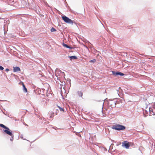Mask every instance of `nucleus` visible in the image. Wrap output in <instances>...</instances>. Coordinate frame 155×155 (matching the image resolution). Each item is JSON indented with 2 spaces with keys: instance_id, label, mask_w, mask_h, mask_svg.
<instances>
[{
  "instance_id": "1",
  "label": "nucleus",
  "mask_w": 155,
  "mask_h": 155,
  "mask_svg": "<svg viewBox=\"0 0 155 155\" xmlns=\"http://www.w3.org/2000/svg\"><path fill=\"white\" fill-rule=\"evenodd\" d=\"M0 127L3 128L2 133L3 134L11 136L7 137V139H10V140L12 142L14 138V135L12 131L8 127L2 124H0Z\"/></svg>"
},
{
  "instance_id": "2",
  "label": "nucleus",
  "mask_w": 155,
  "mask_h": 155,
  "mask_svg": "<svg viewBox=\"0 0 155 155\" xmlns=\"http://www.w3.org/2000/svg\"><path fill=\"white\" fill-rule=\"evenodd\" d=\"M117 98H115L114 99H110L109 100L107 99V98L105 99V100H107L108 101V105L110 106L111 108H112L115 107L116 104H119L120 101L119 100H117V101H115V100L117 99Z\"/></svg>"
},
{
  "instance_id": "3",
  "label": "nucleus",
  "mask_w": 155,
  "mask_h": 155,
  "mask_svg": "<svg viewBox=\"0 0 155 155\" xmlns=\"http://www.w3.org/2000/svg\"><path fill=\"white\" fill-rule=\"evenodd\" d=\"M112 129L117 131H123L126 128V127L122 125L119 124H115L111 127Z\"/></svg>"
},
{
  "instance_id": "4",
  "label": "nucleus",
  "mask_w": 155,
  "mask_h": 155,
  "mask_svg": "<svg viewBox=\"0 0 155 155\" xmlns=\"http://www.w3.org/2000/svg\"><path fill=\"white\" fill-rule=\"evenodd\" d=\"M62 19L64 21L68 23L69 24H71L73 25V23H74L75 24H76V23L74 22H73V21L71 20V19L65 16H62Z\"/></svg>"
},
{
  "instance_id": "5",
  "label": "nucleus",
  "mask_w": 155,
  "mask_h": 155,
  "mask_svg": "<svg viewBox=\"0 0 155 155\" xmlns=\"http://www.w3.org/2000/svg\"><path fill=\"white\" fill-rule=\"evenodd\" d=\"M122 146L126 149H128L130 147L129 142L127 140L124 141L122 143Z\"/></svg>"
},
{
  "instance_id": "6",
  "label": "nucleus",
  "mask_w": 155,
  "mask_h": 155,
  "mask_svg": "<svg viewBox=\"0 0 155 155\" xmlns=\"http://www.w3.org/2000/svg\"><path fill=\"white\" fill-rule=\"evenodd\" d=\"M112 74L114 76L119 75L120 76H123L124 75V74L119 71H112Z\"/></svg>"
},
{
  "instance_id": "7",
  "label": "nucleus",
  "mask_w": 155,
  "mask_h": 155,
  "mask_svg": "<svg viewBox=\"0 0 155 155\" xmlns=\"http://www.w3.org/2000/svg\"><path fill=\"white\" fill-rule=\"evenodd\" d=\"M117 94L120 97V95L124 94V92L121 89V88H118V89H116Z\"/></svg>"
},
{
  "instance_id": "8",
  "label": "nucleus",
  "mask_w": 155,
  "mask_h": 155,
  "mask_svg": "<svg viewBox=\"0 0 155 155\" xmlns=\"http://www.w3.org/2000/svg\"><path fill=\"white\" fill-rule=\"evenodd\" d=\"M149 111L150 114L152 115H155V110L151 108H149Z\"/></svg>"
},
{
  "instance_id": "9",
  "label": "nucleus",
  "mask_w": 155,
  "mask_h": 155,
  "mask_svg": "<svg viewBox=\"0 0 155 155\" xmlns=\"http://www.w3.org/2000/svg\"><path fill=\"white\" fill-rule=\"evenodd\" d=\"M13 72H16L21 71L20 68L18 67H13Z\"/></svg>"
},
{
  "instance_id": "10",
  "label": "nucleus",
  "mask_w": 155,
  "mask_h": 155,
  "mask_svg": "<svg viewBox=\"0 0 155 155\" xmlns=\"http://www.w3.org/2000/svg\"><path fill=\"white\" fill-rule=\"evenodd\" d=\"M62 44L63 46L64 47L67 48H69L70 49H71L73 48L72 47H71V46H70L68 45H67L66 44H65L64 42H63Z\"/></svg>"
},
{
  "instance_id": "11",
  "label": "nucleus",
  "mask_w": 155,
  "mask_h": 155,
  "mask_svg": "<svg viewBox=\"0 0 155 155\" xmlns=\"http://www.w3.org/2000/svg\"><path fill=\"white\" fill-rule=\"evenodd\" d=\"M38 88L39 89L41 92V91H42V92L43 93H44L45 92L46 93L47 92V91L48 90V89H49V88H48V87L46 88L47 89L46 90L45 89L43 88H42L41 89L40 88Z\"/></svg>"
},
{
  "instance_id": "12",
  "label": "nucleus",
  "mask_w": 155,
  "mask_h": 155,
  "mask_svg": "<svg viewBox=\"0 0 155 155\" xmlns=\"http://www.w3.org/2000/svg\"><path fill=\"white\" fill-rule=\"evenodd\" d=\"M77 93L79 97H82L83 95V92L81 91H78L77 92Z\"/></svg>"
},
{
  "instance_id": "13",
  "label": "nucleus",
  "mask_w": 155,
  "mask_h": 155,
  "mask_svg": "<svg viewBox=\"0 0 155 155\" xmlns=\"http://www.w3.org/2000/svg\"><path fill=\"white\" fill-rule=\"evenodd\" d=\"M68 57L71 60H72L76 59H77V57L75 55L68 56Z\"/></svg>"
},
{
  "instance_id": "14",
  "label": "nucleus",
  "mask_w": 155,
  "mask_h": 155,
  "mask_svg": "<svg viewBox=\"0 0 155 155\" xmlns=\"http://www.w3.org/2000/svg\"><path fill=\"white\" fill-rule=\"evenodd\" d=\"M46 99L45 98H43L41 99V101L42 102H43L42 104H43L44 106L46 105Z\"/></svg>"
},
{
  "instance_id": "15",
  "label": "nucleus",
  "mask_w": 155,
  "mask_h": 155,
  "mask_svg": "<svg viewBox=\"0 0 155 155\" xmlns=\"http://www.w3.org/2000/svg\"><path fill=\"white\" fill-rule=\"evenodd\" d=\"M57 106L59 108V109L60 111H62L63 112H64V110L63 108H62L58 105H57Z\"/></svg>"
},
{
  "instance_id": "16",
  "label": "nucleus",
  "mask_w": 155,
  "mask_h": 155,
  "mask_svg": "<svg viewBox=\"0 0 155 155\" xmlns=\"http://www.w3.org/2000/svg\"><path fill=\"white\" fill-rule=\"evenodd\" d=\"M96 62V60L95 59H94L93 60H91L89 61L90 63H94Z\"/></svg>"
},
{
  "instance_id": "17",
  "label": "nucleus",
  "mask_w": 155,
  "mask_h": 155,
  "mask_svg": "<svg viewBox=\"0 0 155 155\" xmlns=\"http://www.w3.org/2000/svg\"><path fill=\"white\" fill-rule=\"evenodd\" d=\"M19 84L20 85H22V87H25V86L23 82H20L19 83Z\"/></svg>"
},
{
  "instance_id": "18",
  "label": "nucleus",
  "mask_w": 155,
  "mask_h": 155,
  "mask_svg": "<svg viewBox=\"0 0 155 155\" xmlns=\"http://www.w3.org/2000/svg\"><path fill=\"white\" fill-rule=\"evenodd\" d=\"M23 90L24 92L26 93L28 92L27 88H23Z\"/></svg>"
},
{
  "instance_id": "19",
  "label": "nucleus",
  "mask_w": 155,
  "mask_h": 155,
  "mask_svg": "<svg viewBox=\"0 0 155 155\" xmlns=\"http://www.w3.org/2000/svg\"><path fill=\"white\" fill-rule=\"evenodd\" d=\"M51 32H53L56 31V30L54 28L52 27L51 29Z\"/></svg>"
},
{
  "instance_id": "20",
  "label": "nucleus",
  "mask_w": 155,
  "mask_h": 155,
  "mask_svg": "<svg viewBox=\"0 0 155 155\" xmlns=\"http://www.w3.org/2000/svg\"><path fill=\"white\" fill-rule=\"evenodd\" d=\"M52 126V127L55 130H56L57 129H58V128L56 127L53 126Z\"/></svg>"
},
{
  "instance_id": "21",
  "label": "nucleus",
  "mask_w": 155,
  "mask_h": 155,
  "mask_svg": "<svg viewBox=\"0 0 155 155\" xmlns=\"http://www.w3.org/2000/svg\"><path fill=\"white\" fill-rule=\"evenodd\" d=\"M61 75L63 77H64L65 75L64 72H61Z\"/></svg>"
},
{
  "instance_id": "22",
  "label": "nucleus",
  "mask_w": 155,
  "mask_h": 155,
  "mask_svg": "<svg viewBox=\"0 0 155 155\" xmlns=\"http://www.w3.org/2000/svg\"><path fill=\"white\" fill-rule=\"evenodd\" d=\"M4 69V68L2 66L0 65V70H2Z\"/></svg>"
},
{
  "instance_id": "23",
  "label": "nucleus",
  "mask_w": 155,
  "mask_h": 155,
  "mask_svg": "<svg viewBox=\"0 0 155 155\" xmlns=\"http://www.w3.org/2000/svg\"><path fill=\"white\" fill-rule=\"evenodd\" d=\"M20 137H21V138H22V139H23V140H27V141H28V140H27L25 139H23V135H21V136H20Z\"/></svg>"
},
{
  "instance_id": "24",
  "label": "nucleus",
  "mask_w": 155,
  "mask_h": 155,
  "mask_svg": "<svg viewBox=\"0 0 155 155\" xmlns=\"http://www.w3.org/2000/svg\"><path fill=\"white\" fill-rule=\"evenodd\" d=\"M58 73H60V74H61V72H62L60 70H58Z\"/></svg>"
},
{
  "instance_id": "25",
  "label": "nucleus",
  "mask_w": 155,
  "mask_h": 155,
  "mask_svg": "<svg viewBox=\"0 0 155 155\" xmlns=\"http://www.w3.org/2000/svg\"><path fill=\"white\" fill-rule=\"evenodd\" d=\"M121 144V143L120 142H118V144H117V146H119Z\"/></svg>"
},
{
  "instance_id": "26",
  "label": "nucleus",
  "mask_w": 155,
  "mask_h": 155,
  "mask_svg": "<svg viewBox=\"0 0 155 155\" xmlns=\"http://www.w3.org/2000/svg\"><path fill=\"white\" fill-rule=\"evenodd\" d=\"M2 112L3 113V114L4 115H5L7 116L8 117H9V116H8V115H7L6 114V113H5V112H3H3Z\"/></svg>"
},
{
  "instance_id": "27",
  "label": "nucleus",
  "mask_w": 155,
  "mask_h": 155,
  "mask_svg": "<svg viewBox=\"0 0 155 155\" xmlns=\"http://www.w3.org/2000/svg\"><path fill=\"white\" fill-rule=\"evenodd\" d=\"M39 15L40 16L44 17V15L41 14H39Z\"/></svg>"
},
{
  "instance_id": "28",
  "label": "nucleus",
  "mask_w": 155,
  "mask_h": 155,
  "mask_svg": "<svg viewBox=\"0 0 155 155\" xmlns=\"http://www.w3.org/2000/svg\"><path fill=\"white\" fill-rule=\"evenodd\" d=\"M5 70L7 72L9 71V69L8 68H6L5 69Z\"/></svg>"
},
{
  "instance_id": "29",
  "label": "nucleus",
  "mask_w": 155,
  "mask_h": 155,
  "mask_svg": "<svg viewBox=\"0 0 155 155\" xmlns=\"http://www.w3.org/2000/svg\"><path fill=\"white\" fill-rule=\"evenodd\" d=\"M70 88H64V87L63 88V89H64V91H65L67 88H68V89H69Z\"/></svg>"
},
{
  "instance_id": "30",
  "label": "nucleus",
  "mask_w": 155,
  "mask_h": 155,
  "mask_svg": "<svg viewBox=\"0 0 155 155\" xmlns=\"http://www.w3.org/2000/svg\"><path fill=\"white\" fill-rule=\"evenodd\" d=\"M102 148L104 149V151H106L107 150V149L105 148H104V147H102Z\"/></svg>"
},
{
  "instance_id": "31",
  "label": "nucleus",
  "mask_w": 155,
  "mask_h": 155,
  "mask_svg": "<svg viewBox=\"0 0 155 155\" xmlns=\"http://www.w3.org/2000/svg\"><path fill=\"white\" fill-rule=\"evenodd\" d=\"M111 141L113 142H114V143H116V141H115V140H111Z\"/></svg>"
},
{
  "instance_id": "32",
  "label": "nucleus",
  "mask_w": 155,
  "mask_h": 155,
  "mask_svg": "<svg viewBox=\"0 0 155 155\" xmlns=\"http://www.w3.org/2000/svg\"><path fill=\"white\" fill-rule=\"evenodd\" d=\"M40 137V136H39V137H38L37 138H36V139H35V140H34L33 142H34L35 141V140H37V139H38Z\"/></svg>"
},
{
  "instance_id": "33",
  "label": "nucleus",
  "mask_w": 155,
  "mask_h": 155,
  "mask_svg": "<svg viewBox=\"0 0 155 155\" xmlns=\"http://www.w3.org/2000/svg\"><path fill=\"white\" fill-rule=\"evenodd\" d=\"M84 47H86V48H87V49H88V48L86 46L84 45Z\"/></svg>"
},
{
  "instance_id": "34",
  "label": "nucleus",
  "mask_w": 155,
  "mask_h": 155,
  "mask_svg": "<svg viewBox=\"0 0 155 155\" xmlns=\"http://www.w3.org/2000/svg\"><path fill=\"white\" fill-rule=\"evenodd\" d=\"M3 112L2 110L0 108V112Z\"/></svg>"
},
{
  "instance_id": "35",
  "label": "nucleus",
  "mask_w": 155,
  "mask_h": 155,
  "mask_svg": "<svg viewBox=\"0 0 155 155\" xmlns=\"http://www.w3.org/2000/svg\"><path fill=\"white\" fill-rule=\"evenodd\" d=\"M56 71H57V70H56V71H55V75H56V76H57V74H56Z\"/></svg>"
},
{
  "instance_id": "36",
  "label": "nucleus",
  "mask_w": 155,
  "mask_h": 155,
  "mask_svg": "<svg viewBox=\"0 0 155 155\" xmlns=\"http://www.w3.org/2000/svg\"><path fill=\"white\" fill-rule=\"evenodd\" d=\"M43 119L42 120H44V121L45 120V119L44 117H43Z\"/></svg>"
},
{
  "instance_id": "37",
  "label": "nucleus",
  "mask_w": 155,
  "mask_h": 155,
  "mask_svg": "<svg viewBox=\"0 0 155 155\" xmlns=\"http://www.w3.org/2000/svg\"><path fill=\"white\" fill-rule=\"evenodd\" d=\"M24 124V125H25V126H28V125H27V124H25V123Z\"/></svg>"
},
{
  "instance_id": "38",
  "label": "nucleus",
  "mask_w": 155,
  "mask_h": 155,
  "mask_svg": "<svg viewBox=\"0 0 155 155\" xmlns=\"http://www.w3.org/2000/svg\"><path fill=\"white\" fill-rule=\"evenodd\" d=\"M12 5H13L14 3V2H12Z\"/></svg>"
},
{
  "instance_id": "39",
  "label": "nucleus",
  "mask_w": 155,
  "mask_h": 155,
  "mask_svg": "<svg viewBox=\"0 0 155 155\" xmlns=\"http://www.w3.org/2000/svg\"><path fill=\"white\" fill-rule=\"evenodd\" d=\"M3 101L2 100H0V101Z\"/></svg>"
},
{
  "instance_id": "40",
  "label": "nucleus",
  "mask_w": 155,
  "mask_h": 155,
  "mask_svg": "<svg viewBox=\"0 0 155 155\" xmlns=\"http://www.w3.org/2000/svg\"><path fill=\"white\" fill-rule=\"evenodd\" d=\"M116 151V150H114L113 152H115Z\"/></svg>"
},
{
  "instance_id": "41",
  "label": "nucleus",
  "mask_w": 155,
  "mask_h": 155,
  "mask_svg": "<svg viewBox=\"0 0 155 155\" xmlns=\"http://www.w3.org/2000/svg\"><path fill=\"white\" fill-rule=\"evenodd\" d=\"M40 119L41 120H43V117L42 118H40Z\"/></svg>"
},
{
  "instance_id": "42",
  "label": "nucleus",
  "mask_w": 155,
  "mask_h": 155,
  "mask_svg": "<svg viewBox=\"0 0 155 155\" xmlns=\"http://www.w3.org/2000/svg\"><path fill=\"white\" fill-rule=\"evenodd\" d=\"M103 106H104V103H103V105H102V109H103Z\"/></svg>"
},
{
  "instance_id": "43",
  "label": "nucleus",
  "mask_w": 155,
  "mask_h": 155,
  "mask_svg": "<svg viewBox=\"0 0 155 155\" xmlns=\"http://www.w3.org/2000/svg\"><path fill=\"white\" fill-rule=\"evenodd\" d=\"M78 136H79V137H81V135L80 134H79V135H78Z\"/></svg>"
},
{
  "instance_id": "44",
  "label": "nucleus",
  "mask_w": 155,
  "mask_h": 155,
  "mask_svg": "<svg viewBox=\"0 0 155 155\" xmlns=\"http://www.w3.org/2000/svg\"><path fill=\"white\" fill-rule=\"evenodd\" d=\"M46 5H48V6H49V5H48V4L47 3H46Z\"/></svg>"
},
{
  "instance_id": "45",
  "label": "nucleus",
  "mask_w": 155,
  "mask_h": 155,
  "mask_svg": "<svg viewBox=\"0 0 155 155\" xmlns=\"http://www.w3.org/2000/svg\"><path fill=\"white\" fill-rule=\"evenodd\" d=\"M62 88H61V87L59 88L61 90H62Z\"/></svg>"
},
{
  "instance_id": "46",
  "label": "nucleus",
  "mask_w": 155,
  "mask_h": 155,
  "mask_svg": "<svg viewBox=\"0 0 155 155\" xmlns=\"http://www.w3.org/2000/svg\"><path fill=\"white\" fill-rule=\"evenodd\" d=\"M3 110H4L5 111V109H3Z\"/></svg>"
},
{
  "instance_id": "47",
  "label": "nucleus",
  "mask_w": 155,
  "mask_h": 155,
  "mask_svg": "<svg viewBox=\"0 0 155 155\" xmlns=\"http://www.w3.org/2000/svg\"><path fill=\"white\" fill-rule=\"evenodd\" d=\"M26 113H25L24 114V115Z\"/></svg>"
},
{
  "instance_id": "48",
  "label": "nucleus",
  "mask_w": 155,
  "mask_h": 155,
  "mask_svg": "<svg viewBox=\"0 0 155 155\" xmlns=\"http://www.w3.org/2000/svg\"><path fill=\"white\" fill-rule=\"evenodd\" d=\"M23 117V116H22V117H21V118H22V117Z\"/></svg>"
},
{
  "instance_id": "49",
  "label": "nucleus",
  "mask_w": 155,
  "mask_h": 155,
  "mask_svg": "<svg viewBox=\"0 0 155 155\" xmlns=\"http://www.w3.org/2000/svg\"><path fill=\"white\" fill-rule=\"evenodd\" d=\"M2 18H0V19H2Z\"/></svg>"
},
{
  "instance_id": "50",
  "label": "nucleus",
  "mask_w": 155,
  "mask_h": 155,
  "mask_svg": "<svg viewBox=\"0 0 155 155\" xmlns=\"http://www.w3.org/2000/svg\"><path fill=\"white\" fill-rule=\"evenodd\" d=\"M83 118L84 119H85L84 118Z\"/></svg>"
},
{
  "instance_id": "51",
  "label": "nucleus",
  "mask_w": 155,
  "mask_h": 155,
  "mask_svg": "<svg viewBox=\"0 0 155 155\" xmlns=\"http://www.w3.org/2000/svg\"><path fill=\"white\" fill-rule=\"evenodd\" d=\"M8 113V112H6V114H7Z\"/></svg>"
}]
</instances>
